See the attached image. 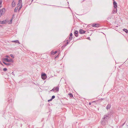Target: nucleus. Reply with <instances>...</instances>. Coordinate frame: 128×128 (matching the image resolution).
Returning <instances> with one entry per match:
<instances>
[{
    "instance_id": "nucleus-1",
    "label": "nucleus",
    "mask_w": 128,
    "mask_h": 128,
    "mask_svg": "<svg viewBox=\"0 0 128 128\" xmlns=\"http://www.w3.org/2000/svg\"><path fill=\"white\" fill-rule=\"evenodd\" d=\"M109 114H108L104 115L102 118V120L101 122L102 124L105 125L107 123V120L109 119L110 118L109 116Z\"/></svg>"
},
{
    "instance_id": "nucleus-2",
    "label": "nucleus",
    "mask_w": 128,
    "mask_h": 128,
    "mask_svg": "<svg viewBox=\"0 0 128 128\" xmlns=\"http://www.w3.org/2000/svg\"><path fill=\"white\" fill-rule=\"evenodd\" d=\"M3 60L4 61H6L8 62H14V60L12 59H9L8 58H4L3 59Z\"/></svg>"
},
{
    "instance_id": "nucleus-3",
    "label": "nucleus",
    "mask_w": 128,
    "mask_h": 128,
    "mask_svg": "<svg viewBox=\"0 0 128 128\" xmlns=\"http://www.w3.org/2000/svg\"><path fill=\"white\" fill-rule=\"evenodd\" d=\"M5 11V9L4 8L0 10V17L3 14H4Z\"/></svg>"
},
{
    "instance_id": "nucleus-4",
    "label": "nucleus",
    "mask_w": 128,
    "mask_h": 128,
    "mask_svg": "<svg viewBox=\"0 0 128 128\" xmlns=\"http://www.w3.org/2000/svg\"><path fill=\"white\" fill-rule=\"evenodd\" d=\"M41 77L42 79L45 80L46 78V75L45 73H42V74Z\"/></svg>"
},
{
    "instance_id": "nucleus-5",
    "label": "nucleus",
    "mask_w": 128,
    "mask_h": 128,
    "mask_svg": "<svg viewBox=\"0 0 128 128\" xmlns=\"http://www.w3.org/2000/svg\"><path fill=\"white\" fill-rule=\"evenodd\" d=\"M59 88L58 87L56 86V87H54L53 88L52 90L54 92H56L55 91H56V92H58L59 91Z\"/></svg>"
},
{
    "instance_id": "nucleus-6",
    "label": "nucleus",
    "mask_w": 128,
    "mask_h": 128,
    "mask_svg": "<svg viewBox=\"0 0 128 128\" xmlns=\"http://www.w3.org/2000/svg\"><path fill=\"white\" fill-rule=\"evenodd\" d=\"M86 32L82 30V29L80 30L79 31V32L81 34H84Z\"/></svg>"
},
{
    "instance_id": "nucleus-7",
    "label": "nucleus",
    "mask_w": 128,
    "mask_h": 128,
    "mask_svg": "<svg viewBox=\"0 0 128 128\" xmlns=\"http://www.w3.org/2000/svg\"><path fill=\"white\" fill-rule=\"evenodd\" d=\"M113 4L114 8H116L117 6V3L114 0H113Z\"/></svg>"
},
{
    "instance_id": "nucleus-8",
    "label": "nucleus",
    "mask_w": 128,
    "mask_h": 128,
    "mask_svg": "<svg viewBox=\"0 0 128 128\" xmlns=\"http://www.w3.org/2000/svg\"><path fill=\"white\" fill-rule=\"evenodd\" d=\"M7 22V21L6 20H3V21H0V24H4L6 23Z\"/></svg>"
},
{
    "instance_id": "nucleus-9",
    "label": "nucleus",
    "mask_w": 128,
    "mask_h": 128,
    "mask_svg": "<svg viewBox=\"0 0 128 128\" xmlns=\"http://www.w3.org/2000/svg\"><path fill=\"white\" fill-rule=\"evenodd\" d=\"M92 26L93 27H98L99 26V24H93L92 25Z\"/></svg>"
},
{
    "instance_id": "nucleus-10",
    "label": "nucleus",
    "mask_w": 128,
    "mask_h": 128,
    "mask_svg": "<svg viewBox=\"0 0 128 128\" xmlns=\"http://www.w3.org/2000/svg\"><path fill=\"white\" fill-rule=\"evenodd\" d=\"M117 9L116 8H114V10L112 11V13L113 14H114L115 13V12L116 13V11H117Z\"/></svg>"
},
{
    "instance_id": "nucleus-11",
    "label": "nucleus",
    "mask_w": 128,
    "mask_h": 128,
    "mask_svg": "<svg viewBox=\"0 0 128 128\" xmlns=\"http://www.w3.org/2000/svg\"><path fill=\"white\" fill-rule=\"evenodd\" d=\"M78 31L77 30H75L74 32V35L76 37H77L78 36L77 35L78 33Z\"/></svg>"
},
{
    "instance_id": "nucleus-12",
    "label": "nucleus",
    "mask_w": 128,
    "mask_h": 128,
    "mask_svg": "<svg viewBox=\"0 0 128 128\" xmlns=\"http://www.w3.org/2000/svg\"><path fill=\"white\" fill-rule=\"evenodd\" d=\"M4 61L3 60V63L6 65L7 66H9L11 64V63H6L4 62Z\"/></svg>"
},
{
    "instance_id": "nucleus-13",
    "label": "nucleus",
    "mask_w": 128,
    "mask_h": 128,
    "mask_svg": "<svg viewBox=\"0 0 128 128\" xmlns=\"http://www.w3.org/2000/svg\"><path fill=\"white\" fill-rule=\"evenodd\" d=\"M21 4H22V1L20 0V1H18V2L17 4L18 6H20V5Z\"/></svg>"
},
{
    "instance_id": "nucleus-14",
    "label": "nucleus",
    "mask_w": 128,
    "mask_h": 128,
    "mask_svg": "<svg viewBox=\"0 0 128 128\" xmlns=\"http://www.w3.org/2000/svg\"><path fill=\"white\" fill-rule=\"evenodd\" d=\"M16 5L15 2L14 1L12 2V6L13 7H14Z\"/></svg>"
},
{
    "instance_id": "nucleus-15",
    "label": "nucleus",
    "mask_w": 128,
    "mask_h": 128,
    "mask_svg": "<svg viewBox=\"0 0 128 128\" xmlns=\"http://www.w3.org/2000/svg\"><path fill=\"white\" fill-rule=\"evenodd\" d=\"M72 33H71L70 34V37L69 38V39L70 40H72Z\"/></svg>"
},
{
    "instance_id": "nucleus-16",
    "label": "nucleus",
    "mask_w": 128,
    "mask_h": 128,
    "mask_svg": "<svg viewBox=\"0 0 128 128\" xmlns=\"http://www.w3.org/2000/svg\"><path fill=\"white\" fill-rule=\"evenodd\" d=\"M111 107V105L110 104H108L107 105L106 107V109L107 110L109 109H110Z\"/></svg>"
},
{
    "instance_id": "nucleus-17",
    "label": "nucleus",
    "mask_w": 128,
    "mask_h": 128,
    "mask_svg": "<svg viewBox=\"0 0 128 128\" xmlns=\"http://www.w3.org/2000/svg\"><path fill=\"white\" fill-rule=\"evenodd\" d=\"M12 42L17 43H18L19 44H20V42H19V41L18 40H16L12 41Z\"/></svg>"
},
{
    "instance_id": "nucleus-18",
    "label": "nucleus",
    "mask_w": 128,
    "mask_h": 128,
    "mask_svg": "<svg viewBox=\"0 0 128 128\" xmlns=\"http://www.w3.org/2000/svg\"><path fill=\"white\" fill-rule=\"evenodd\" d=\"M123 30L126 33L128 32V30L127 29H124Z\"/></svg>"
},
{
    "instance_id": "nucleus-19",
    "label": "nucleus",
    "mask_w": 128,
    "mask_h": 128,
    "mask_svg": "<svg viewBox=\"0 0 128 128\" xmlns=\"http://www.w3.org/2000/svg\"><path fill=\"white\" fill-rule=\"evenodd\" d=\"M68 95L70 97L72 98V97H73V95L72 94H71V93L69 94H68Z\"/></svg>"
},
{
    "instance_id": "nucleus-20",
    "label": "nucleus",
    "mask_w": 128,
    "mask_h": 128,
    "mask_svg": "<svg viewBox=\"0 0 128 128\" xmlns=\"http://www.w3.org/2000/svg\"><path fill=\"white\" fill-rule=\"evenodd\" d=\"M2 0H0V8L2 7Z\"/></svg>"
},
{
    "instance_id": "nucleus-21",
    "label": "nucleus",
    "mask_w": 128,
    "mask_h": 128,
    "mask_svg": "<svg viewBox=\"0 0 128 128\" xmlns=\"http://www.w3.org/2000/svg\"><path fill=\"white\" fill-rule=\"evenodd\" d=\"M18 9V7H16L14 10V12H17Z\"/></svg>"
},
{
    "instance_id": "nucleus-22",
    "label": "nucleus",
    "mask_w": 128,
    "mask_h": 128,
    "mask_svg": "<svg viewBox=\"0 0 128 128\" xmlns=\"http://www.w3.org/2000/svg\"><path fill=\"white\" fill-rule=\"evenodd\" d=\"M57 51H56L54 52H52V54H56L57 53Z\"/></svg>"
},
{
    "instance_id": "nucleus-23",
    "label": "nucleus",
    "mask_w": 128,
    "mask_h": 128,
    "mask_svg": "<svg viewBox=\"0 0 128 128\" xmlns=\"http://www.w3.org/2000/svg\"><path fill=\"white\" fill-rule=\"evenodd\" d=\"M66 42H66V43L64 46H66L67 44H68V40H67Z\"/></svg>"
},
{
    "instance_id": "nucleus-24",
    "label": "nucleus",
    "mask_w": 128,
    "mask_h": 128,
    "mask_svg": "<svg viewBox=\"0 0 128 128\" xmlns=\"http://www.w3.org/2000/svg\"><path fill=\"white\" fill-rule=\"evenodd\" d=\"M22 4H21L19 8H18V10H20L21 9V8L22 7Z\"/></svg>"
},
{
    "instance_id": "nucleus-25",
    "label": "nucleus",
    "mask_w": 128,
    "mask_h": 128,
    "mask_svg": "<svg viewBox=\"0 0 128 128\" xmlns=\"http://www.w3.org/2000/svg\"><path fill=\"white\" fill-rule=\"evenodd\" d=\"M10 56L12 57L13 58H14V55L12 54H10Z\"/></svg>"
},
{
    "instance_id": "nucleus-26",
    "label": "nucleus",
    "mask_w": 128,
    "mask_h": 128,
    "mask_svg": "<svg viewBox=\"0 0 128 128\" xmlns=\"http://www.w3.org/2000/svg\"><path fill=\"white\" fill-rule=\"evenodd\" d=\"M55 98V96H53L52 97V100L53 99H54Z\"/></svg>"
},
{
    "instance_id": "nucleus-27",
    "label": "nucleus",
    "mask_w": 128,
    "mask_h": 128,
    "mask_svg": "<svg viewBox=\"0 0 128 128\" xmlns=\"http://www.w3.org/2000/svg\"><path fill=\"white\" fill-rule=\"evenodd\" d=\"M7 70L6 68H4L3 69V70L4 71H6Z\"/></svg>"
},
{
    "instance_id": "nucleus-28",
    "label": "nucleus",
    "mask_w": 128,
    "mask_h": 128,
    "mask_svg": "<svg viewBox=\"0 0 128 128\" xmlns=\"http://www.w3.org/2000/svg\"><path fill=\"white\" fill-rule=\"evenodd\" d=\"M12 23V19L10 20V21L9 22V24H11Z\"/></svg>"
},
{
    "instance_id": "nucleus-29",
    "label": "nucleus",
    "mask_w": 128,
    "mask_h": 128,
    "mask_svg": "<svg viewBox=\"0 0 128 128\" xmlns=\"http://www.w3.org/2000/svg\"><path fill=\"white\" fill-rule=\"evenodd\" d=\"M52 100V98H51V99H50L49 100H48V102H49L50 101H51Z\"/></svg>"
},
{
    "instance_id": "nucleus-30",
    "label": "nucleus",
    "mask_w": 128,
    "mask_h": 128,
    "mask_svg": "<svg viewBox=\"0 0 128 128\" xmlns=\"http://www.w3.org/2000/svg\"><path fill=\"white\" fill-rule=\"evenodd\" d=\"M5 57L6 58H8L9 57V56H5Z\"/></svg>"
},
{
    "instance_id": "nucleus-31",
    "label": "nucleus",
    "mask_w": 128,
    "mask_h": 128,
    "mask_svg": "<svg viewBox=\"0 0 128 128\" xmlns=\"http://www.w3.org/2000/svg\"><path fill=\"white\" fill-rule=\"evenodd\" d=\"M92 102H89V105H90L91 104V103Z\"/></svg>"
},
{
    "instance_id": "nucleus-32",
    "label": "nucleus",
    "mask_w": 128,
    "mask_h": 128,
    "mask_svg": "<svg viewBox=\"0 0 128 128\" xmlns=\"http://www.w3.org/2000/svg\"><path fill=\"white\" fill-rule=\"evenodd\" d=\"M0 64H1L2 65H3L1 63L0 61Z\"/></svg>"
},
{
    "instance_id": "nucleus-33",
    "label": "nucleus",
    "mask_w": 128,
    "mask_h": 128,
    "mask_svg": "<svg viewBox=\"0 0 128 128\" xmlns=\"http://www.w3.org/2000/svg\"><path fill=\"white\" fill-rule=\"evenodd\" d=\"M90 37H88V39L90 40Z\"/></svg>"
},
{
    "instance_id": "nucleus-34",
    "label": "nucleus",
    "mask_w": 128,
    "mask_h": 128,
    "mask_svg": "<svg viewBox=\"0 0 128 128\" xmlns=\"http://www.w3.org/2000/svg\"><path fill=\"white\" fill-rule=\"evenodd\" d=\"M20 1H22V0H20ZM19 1H20V0H19Z\"/></svg>"
},
{
    "instance_id": "nucleus-35",
    "label": "nucleus",
    "mask_w": 128,
    "mask_h": 128,
    "mask_svg": "<svg viewBox=\"0 0 128 128\" xmlns=\"http://www.w3.org/2000/svg\"><path fill=\"white\" fill-rule=\"evenodd\" d=\"M95 102L94 101L92 102Z\"/></svg>"
},
{
    "instance_id": "nucleus-36",
    "label": "nucleus",
    "mask_w": 128,
    "mask_h": 128,
    "mask_svg": "<svg viewBox=\"0 0 128 128\" xmlns=\"http://www.w3.org/2000/svg\"><path fill=\"white\" fill-rule=\"evenodd\" d=\"M32 0V1H33V0Z\"/></svg>"
}]
</instances>
